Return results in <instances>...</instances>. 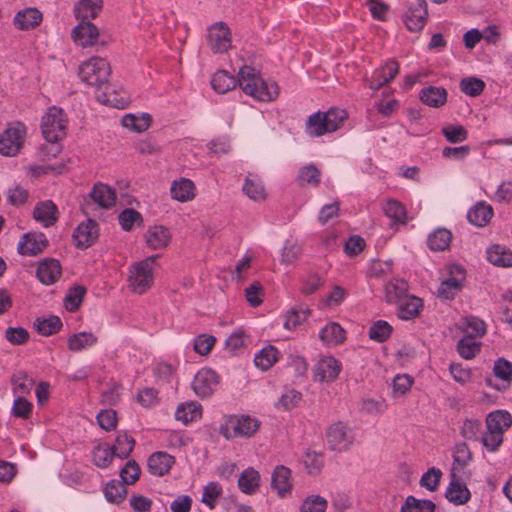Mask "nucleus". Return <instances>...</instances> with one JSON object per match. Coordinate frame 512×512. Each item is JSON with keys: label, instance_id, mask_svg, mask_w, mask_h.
Listing matches in <instances>:
<instances>
[{"label": "nucleus", "instance_id": "49530a36", "mask_svg": "<svg viewBox=\"0 0 512 512\" xmlns=\"http://www.w3.org/2000/svg\"><path fill=\"white\" fill-rule=\"evenodd\" d=\"M126 494L125 484L116 480L109 481L104 489L106 500L113 504H120L125 499Z\"/></svg>", "mask_w": 512, "mask_h": 512}, {"label": "nucleus", "instance_id": "412c9836", "mask_svg": "<svg viewBox=\"0 0 512 512\" xmlns=\"http://www.w3.org/2000/svg\"><path fill=\"white\" fill-rule=\"evenodd\" d=\"M175 464V457L164 451L154 452L148 458V470L152 475L164 476Z\"/></svg>", "mask_w": 512, "mask_h": 512}, {"label": "nucleus", "instance_id": "e2e57ef3", "mask_svg": "<svg viewBox=\"0 0 512 512\" xmlns=\"http://www.w3.org/2000/svg\"><path fill=\"white\" fill-rule=\"evenodd\" d=\"M503 439V435L486 429V432L481 434L478 441H480L489 452L495 453L502 445Z\"/></svg>", "mask_w": 512, "mask_h": 512}, {"label": "nucleus", "instance_id": "13d9d810", "mask_svg": "<svg viewBox=\"0 0 512 512\" xmlns=\"http://www.w3.org/2000/svg\"><path fill=\"white\" fill-rule=\"evenodd\" d=\"M441 132L450 143H460L468 138V131L461 125H446Z\"/></svg>", "mask_w": 512, "mask_h": 512}, {"label": "nucleus", "instance_id": "f257e3e1", "mask_svg": "<svg viewBox=\"0 0 512 512\" xmlns=\"http://www.w3.org/2000/svg\"><path fill=\"white\" fill-rule=\"evenodd\" d=\"M238 83L247 95L259 101H272L279 94L278 85L275 82L264 81L259 72L251 66L241 67L238 73Z\"/></svg>", "mask_w": 512, "mask_h": 512}, {"label": "nucleus", "instance_id": "7c9ffc66", "mask_svg": "<svg viewBox=\"0 0 512 512\" xmlns=\"http://www.w3.org/2000/svg\"><path fill=\"white\" fill-rule=\"evenodd\" d=\"M89 195L100 207L109 208L115 204V191L108 185L95 184Z\"/></svg>", "mask_w": 512, "mask_h": 512}, {"label": "nucleus", "instance_id": "4c0bfd02", "mask_svg": "<svg viewBox=\"0 0 512 512\" xmlns=\"http://www.w3.org/2000/svg\"><path fill=\"white\" fill-rule=\"evenodd\" d=\"M487 260L495 266H512V252L504 246L492 245L487 249Z\"/></svg>", "mask_w": 512, "mask_h": 512}, {"label": "nucleus", "instance_id": "20e7f679", "mask_svg": "<svg viewBox=\"0 0 512 512\" xmlns=\"http://www.w3.org/2000/svg\"><path fill=\"white\" fill-rule=\"evenodd\" d=\"M111 69L109 63L99 57H92L79 67V77L82 82L89 86L101 88L106 85Z\"/></svg>", "mask_w": 512, "mask_h": 512}, {"label": "nucleus", "instance_id": "473e14b6", "mask_svg": "<svg viewBox=\"0 0 512 512\" xmlns=\"http://www.w3.org/2000/svg\"><path fill=\"white\" fill-rule=\"evenodd\" d=\"M260 486V474L253 468L245 469L239 479L238 487L241 492L252 495L255 494Z\"/></svg>", "mask_w": 512, "mask_h": 512}, {"label": "nucleus", "instance_id": "8fccbe9b", "mask_svg": "<svg viewBox=\"0 0 512 512\" xmlns=\"http://www.w3.org/2000/svg\"><path fill=\"white\" fill-rule=\"evenodd\" d=\"M463 331L466 337H482L486 333V325L478 317L467 316L463 319Z\"/></svg>", "mask_w": 512, "mask_h": 512}, {"label": "nucleus", "instance_id": "4d7b16f0", "mask_svg": "<svg viewBox=\"0 0 512 512\" xmlns=\"http://www.w3.org/2000/svg\"><path fill=\"white\" fill-rule=\"evenodd\" d=\"M484 88L485 83L476 77H467L460 81L461 91L470 97L479 96L483 92Z\"/></svg>", "mask_w": 512, "mask_h": 512}, {"label": "nucleus", "instance_id": "0eeeda50", "mask_svg": "<svg viewBox=\"0 0 512 512\" xmlns=\"http://www.w3.org/2000/svg\"><path fill=\"white\" fill-rule=\"evenodd\" d=\"M327 443L333 451H345L354 441L351 429L344 422L330 425L326 431Z\"/></svg>", "mask_w": 512, "mask_h": 512}, {"label": "nucleus", "instance_id": "ddd939ff", "mask_svg": "<svg viewBox=\"0 0 512 512\" xmlns=\"http://www.w3.org/2000/svg\"><path fill=\"white\" fill-rule=\"evenodd\" d=\"M427 16L426 1L416 0V3L411 5L405 12L403 20L408 30L419 32L424 28Z\"/></svg>", "mask_w": 512, "mask_h": 512}, {"label": "nucleus", "instance_id": "c756f323", "mask_svg": "<svg viewBox=\"0 0 512 512\" xmlns=\"http://www.w3.org/2000/svg\"><path fill=\"white\" fill-rule=\"evenodd\" d=\"M202 416V406L197 402H186L180 404L175 412V418L183 424L188 425L197 421Z\"/></svg>", "mask_w": 512, "mask_h": 512}, {"label": "nucleus", "instance_id": "c9c22d12", "mask_svg": "<svg viewBox=\"0 0 512 512\" xmlns=\"http://www.w3.org/2000/svg\"><path fill=\"white\" fill-rule=\"evenodd\" d=\"M306 133L310 137H320L324 134L331 133L324 112L318 111L308 117L306 122Z\"/></svg>", "mask_w": 512, "mask_h": 512}, {"label": "nucleus", "instance_id": "cd10ccee", "mask_svg": "<svg viewBox=\"0 0 512 512\" xmlns=\"http://www.w3.org/2000/svg\"><path fill=\"white\" fill-rule=\"evenodd\" d=\"M33 217L43 226L49 227L57 221V207L50 200L40 202L34 208Z\"/></svg>", "mask_w": 512, "mask_h": 512}, {"label": "nucleus", "instance_id": "a19ab883", "mask_svg": "<svg viewBox=\"0 0 512 512\" xmlns=\"http://www.w3.org/2000/svg\"><path fill=\"white\" fill-rule=\"evenodd\" d=\"M211 86L215 92L224 94L236 86V79L228 72L220 70L216 72L211 80Z\"/></svg>", "mask_w": 512, "mask_h": 512}, {"label": "nucleus", "instance_id": "b1692460", "mask_svg": "<svg viewBox=\"0 0 512 512\" xmlns=\"http://www.w3.org/2000/svg\"><path fill=\"white\" fill-rule=\"evenodd\" d=\"M408 283L404 279L394 278L385 284V300L389 304H398L408 294Z\"/></svg>", "mask_w": 512, "mask_h": 512}, {"label": "nucleus", "instance_id": "9d476101", "mask_svg": "<svg viewBox=\"0 0 512 512\" xmlns=\"http://www.w3.org/2000/svg\"><path fill=\"white\" fill-rule=\"evenodd\" d=\"M219 384V376L210 368L199 370L194 376L192 389L200 398L210 397Z\"/></svg>", "mask_w": 512, "mask_h": 512}, {"label": "nucleus", "instance_id": "c03bdc74", "mask_svg": "<svg viewBox=\"0 0 512 512\" xmlns=\"http://www.w3.org/2000/svg\"><path fill=\"white\" fill-rule=\"evenodd\" d=\"M135 446V440L127 433H120L116 437L115 444L111 448L113 454L120 459H126L131 454Z\"/></svg>", "mask_w": 512, "mask_h": 512}, {"label": "nucleus", "instance_id": "37998d69", "mask_svg": "<svg viewBox=\"0 0 512 512\" xmlns=\"http://www.w3.org/2000/svg\"><path fill=\"white\" fill-rule=\"evenodd\" d=\"M279 358V351L274 346H268L259 351L254 357V363L262 370H268Z\"/></svg>", "mask_w": 512, "mask_h": 512}, {"label": "nucleus", "instance_id": "864d4df0", "mask_svg": "<svg viewBox=\"0 0 512 512\" xmlns=\"http://www.w3.org/2000/svg\"><path fill=\"white\" fill-rule=\"evenodd\" d=\"M482 424L474 418H467L463 421L460 434L467 440L478 441L481 436Z\"/></svg>", "mask_w": 512, "mask_h": 512}, {"label": "nucleus", "instance_id": "e433bc0d", "mask_svg": "<svg viewBox=\"0 0 512 512\" xmlns=\"http://www.w3.org/2000/svg\"><path fill=\"white\" fill-rule=\"evenodd\" d=\"M194 183L186 178L174 181L171 185L170 192L173 199L180 202H186L194 198Z\"/></svg>", "mask_w": 512, "mask_h": 512}, {"label": "nucleus", "instance_id": "7ed1b4c3", "mask_svg": "<svg viewBox=\"0 0 512 512\" xmlns=\"http://www.w3.org/2000/svg\"><path fill=\"white\" fill-rule=\"evenodd\" d=\"M67 123L63 109L55 106L49 108L41 121V131L46 142H60L66 136Z\"/></svg>", "mask_w": 512, "mask_h": 512}, {"label": "nucleus", "instance_id": "9b49d317", "mask_svg": "<svg viewBox=\"0 0 512 512\" xmlns=\"http://www.w3.org/2000/svg\"><path fill=\"white\" fill-rule=\"evenodd\" d=\"M208 43L214 53H224L231 47L230 30L228 26L219 22L208 30Z\"/></svg>", "mask_w": 512, "mask_h": 512}, {"label": "nucleus", "instance_id": "5701e85b", "mask_svg": "<svg viewBox=\"0 0 512 512\" xmlns=\"http://www.w3.org/2000/svg\"><path fill=\"white\" fill-rule=\"evenodd\" d=\"M271 486L280 497H285L292 488L291 470L282 465L277 466L272 473Z\"/></svg>", "mask_w": 512, "mask_h": 512}, {"label": "nucleus", "instance_id": "de8ad7c7", "mask_svg": "<svg viewBox=\"0 0 512 512\" xmlns=\"http://www.w3.org/2000/svg\"><path fill=\"white\" fill-rule=\"evenodd\" d=\"M310 315V310L303 306L291 308L285 316L284 327L288 330L295 329L305 322Z\"/></svg>", "mask_w": 512, "mask_h": 512}, {"label": "nucleus", "instance_id": "052dcab7", "mask_svg": "<svg viewBox=\"0 0 512 512\" xmlns=\"http://www.w3.org/2000/svg\"><path fill=\"white\" fill-rule=\"evenodd\" d=\"M12 385L14 394L22 396L30 393L34 386V380L21 372L12 377Z\"/></svg>", "mask_w": 512, "mask_h": 512}, {"label": "nucleus", "instance_id": "58836bf2", "mask_svg": "<svg viewBox=\"0 0 512 512\" xmlns=\"http://www.w3.org/2000/svg\"><path fill=\"white\" fill-rule=\"evenodd\" d=\"M296 181L301 187H317L321 181V171L313 164L305 165L299 169Z\"/></svg>", "mask_w": 512, "mask_h": 512}, {"label": "nucleus", "instance_id": "6e6d98bb", "mask_svg": "<svg viewBox=\"0 0 512 512\" xmlns=\"http://www.w3.org/2000/svg\"><path fill=\"white\" fill-rule=\"evenodd\" d=\"M62 327V321L58 316H50L46 319H37L36 328L39 334L49 336L57 333Z\"/></svg>", "mask_w": 512, "mask_h": 512}, {"label": "nucleus", "instance_id": "69168bd1", "mask_svg": "<svg viewBox=\"0 0 512 512\" xmlns=\"http://www.w3.org/2000/svg\"><path fill=\"white\" fill-rule=\"evenodd\" d=\"M324 114L326 124H328L331 133L339 129L347 118V112L339 108H330L328 111L324 112Z\"/></svg>", "mask_w": 512, "mask_h": 512}, {"label": "nucleus", "instance_id": "72a5a7b5", "mask_svg": "<svg viewBox=\"0 0 512 512\" xmlns=\"http://www.w3.org/2000/svg\"><path fill=\"white\" fill-rule=\"evenodd\" d=\"M492 216H493L492 207L483 202L475 205L467 213L468 221L477 227L485 226L490 221Z\"/></svg>", "mask_w": 512, "mask_h": 512}, {"label": "nucleus", "instance_id": "393cba45", "mask_svg": "<svg viewBox=\"0 0 512 512\" xmlns=\"http://www.w3.org/2000/svg\"><path fill=\"white\" fill-rule=\"evenodd\" d=\"M102 10V0H80L74 6L75 17L80 21L95 19Z\"/></svg>", "mask_w": 512, "mask_h": 512}, {"label": "nucleus", "instance_id": "2f4dec72", "mask_svg": "<svg viewBox=\"0 0 512 512\" xmlns=\"http://www.w3.org/2000/svg\"><path fill=\"white\" fill-rule=\"evenodd\" d=\"M97 342L98 338L96 335L92 332L83 331L70 335L67 340V345L70 351L79 352L96 345Z\"/></svg>", "mask_w": 512, "mask_h": 512}, {"label": "nucleus", "instance_id": "ea45409f", "mask_svg": "<svg viewBox=\"0 0 512 512\" xmlns=\"http://www.w3.org/2000/svg\"><path fill=\"white\" fill-rule=\"evenodd\" d=\"M151 122L152 117L148 113H143L141 116L126 114L121 120V123L125 128L138 133L146 131L150 127Z\"/></svg>", "mask_w": 512, "mask_h": 512}, {"label": "nucleus", "instance_id": "0e129e2a", "mask_svg": "<svg viewBox=\"0 0 512 512\" xmlns=\"http://www.w3.org/2000/svg\"><path fill=\"white\" fill-rule=\"evenodd\" d=\"M441 476L442 472L440 469L435 467L429 468L422 475L420 479V485L429 491H436L439 486Z\"/></svg>", "mask_w": 512, "mask_h": 512}, {"label": "nucleus", "instance_id": "6e6552de", "mask_svg": "<svg viewBox=\"0 0 512 512\" xmlns=\"http://www.w3.org/2000/svg\"><path fill=\"white\" fill-rule=\"evenodd\" d=\"M465 270L458 264L449 267V277L443 280L438 288V297L450 300L453 299L462 289L465 280Z\"/></svg>", "mask_w": 512, "mask_h": 512}, {"label": "nucleus", "instance_id": "4468645a", "mask_svg": "<svg viewBox=\"0 0 512 512\" xmlns=\"http://www.w3.org/2000/svg\"><path fill=\"white\" fill-rule=\"evenodd\" d=\"M48 246L46 236L41 232H28L18 243V252L25 256H35L42 253Z\"/></svg>", "mask_w": 512, "mask_h": 512}, {"label": "nucleus", "instance_id": "f8f14e48", "mask_svg": "<svg viewBox=\"0 0 512 512\" xmlns=\"http://www.w3.org/2000/svg\"><path fill=\"white\" fill-rule=\"evenodd\" d=\"M342 369L341 363L334 357L321 358L313 368L314 380L319 382H333Z\"/></svg>", "mask_w": 512, "mask_h": 512}, {"label": "nucleus", "instance_id": "6ab92c4d", "mask_svg": "<svg viewBox=\"0 0 512 512\" xmlns=\"http://www.w3.org/2000/svg\"><path fill=\"white\" fill-rule=\"evenodd\" d=\"M445 497L455 505H463L467 503L471 497V493L466 484L458 478L454 472L451 473V481L446 489Z\"/></svg>", "mask_w": 512, "mask_h": 512}, {"label": "nucleus", "instance_id": "2eb2a0df", "mask_svg": "<svg viewBox=\"0 0 512 512\" xmlns=\"http://www.w3.org/2000/svg\"><path fill=\"white\" fill-rule=\"evenodd\" d=\"M98 223L93 219H87L78 225L73 233L77 248L85 249L90 247L98 238Z\"/></svg>", "mask_w": 512, "mask_h": 512}, {"label": "nucleus", "instance_id": "f3484780", "mask_svg": "<svg viewBox=\"0 0 512 512\" xmlns=\"http://www.w3.org/2000/svg\"><path fill=\"white\" fill-rule=\"evenodd\" d=\"M398 71L399 64L396 61H387L383 66L373 72L372 77L369 80V88L372 90H379L394 79L398 74Z\"/></svg>", "mask_w": 512, "mask_h": 512}, {"label": "nucleus", "instance_id": "774afa93", "mask_svg": "<svg viewBox=\"0 0 512 512\" xmlns=\"http://www.w3.org/2000/svg\"><path fill=\"white\" fill-rule=\"evenodd\" d=\"M472 458V454L469 450V447L466 443H458L455 446L454 454H453V465L454 469L456 465L459 468H464Z\"/></svg>", "mask_w": 512, "mask_h": 512}, {"label": "nucleus", "instance_id": "dca6fc26", "mask_svg": "<svg viewBox=\"0 0 512 512\" xmlns=\"http://www.w3.org/2000/svg\"><path fill=\"white\" fill-rule=\"evenodd\" d=\"M62 275L60 262L54 258H45L38 263L37 279L44 285H53Z\"/></svg>", "mask_w": 512, "mask_h": 512}, {"label": "nucleus", "instance_id": "3c124183", "mask_svg": "<svg viewBox=\"0 0 512 512\" xmlns=\"http://www.w3.org/2000/svg\"><path fill=\"white\" fill-rule=\"evenodd\" d=\"M85 293L86 288L84 286L77 285L70 288L64 299L66 309L71 312L78 310L83 301Z\"/></svg>", "mask_w": 512, "mask_h": 512}, {"label": "nucleus", "instance_id": "f03ea898", "mask_svg": "<svg viewBox=\"0 0 512 512\" xmlns=\"http://www.w3.org/2000/svg\"><path fill=\"white\" fill-rule=\"evenodd\" d=\"M260 422L248 415H229L219 426V433L226 439L252 437L259 429Z\"/></svg>", "mask_w": 512, "mask_h": 512}, {"label": "nucleus", "instance_id": "f704fd0d", "mask_svg": "<svg viewBox=\"0 0 512 512\" xmlns=\"http://www.w3.org/2000/svg\"><path fill=\"white\" fill-rule=\"evenodd\" d=\"M320 340L326 345H338L345 339L344 329L336 322H330L319 332Z\"/></svg>", "mask_w": 512, "mask_h": 512}, {"label": "nucleus", "instance_id": "39448f33", "mask_svg": "<svg viewBox=\"0 0 512 512\" xmlns=\"http://www.w3.org/2000/svg\"><path fill=\"white\" fill-rule=\"evenodd\" d=\"M26 133L23 123H10L0 135V154L8 157L17 155L24 144Z\"/></svg>", "mask_w": 512, "mask_h": 512}, {"label": "nucleus", "instance_id": "bb28decb", "mask_svg": "<svg viewBox=\"0 0 512 512\" xmlns=\"http://www.w3.org/2000/svg\"><path fill=\"white\" fill-rule=\"evenodd\" d=\"M397 315L402 320H411L417 317L423 307L421 298L408 295L398 304Z\"/></svg>", "mask_w": 512, "mask_h": 512}, {"label": "nucleus", "instance_id": "bf43d9fd", "mask_svg": "<svg viewBox=\"0 0 512 512\" xmlns=\"http://www.w3.org/2000/svg\"><path fill=\"white\" fill-rule=\"evenodd\" d=\"M244 193L252 200L259 201L265 198V189L258 179L246 178L243 185Z\"/></svg>", "mask_w": 512, "mask_h": 512}, {"label": "nucleus", "instance_id": "c85d7f7f", "mask_svg": "<svg viewBox=\"0 0 512 512\" xmlns=\"http://www.w3.org/2000/svg\"><path fill=\"white\" fill-rule=\"evenodd\" d=\"M147 245L152 249L165 248L171 239L169 230L164 226L150 227L145 235Z\"/></svg>", "mask_w": 512, "mask_h": 512}, {"label": "nucleus", "instance_id": "680f3d73", "mask_svg": "<svg viewBox=\"0 0 512 512\" xmlns=\"http://www.w3.org/2000/svg\"><path fill=\"white\" fill-rule=\"evenodd\" d=\"M328 506L327 500L320 495L308 496L301 505V512H325Z\"/></svg>", "mask_w": 512, "mask_h": 512}, {"label": "nucleus", "instance_id": "09e8293b", "mask_svg": "<svg viewBox=\"0 0 512 512\" xmlns=\"http://www.w3.org/2000/svg\"><path fill=\"white\" fill-rule=\"evenodd\" d=\"M435 504L431 500H419L408 496L401 506L400 512H434Z\"/></svg>", "mask_w": 512, "mask_h": 512}, {"label": "nucleus", "instance_id": "79ce46f5", "mask_svg": "<svg viewBox=\"0 0 512 512\" xmlns=\"http://www.w3.org/2000/svg\"><path fill=\"white\" fill-rule=\"evenodd\" d=\"M451 233L444 228H438L428 236V247L433 251H443L451 242Z\"/></svg>", "mask_w": 512, "mask_h": 512}, {"label": "nucleus", "instance_id": "338daca9", "mask_svg": "<svg viewBox=\"0 0 512 512\" xmlns=\"http://www.w3.org/2000/svg\"><path fill=\"white\" fill-rule=\"evenodd\" d=\"M140 467L134 460H129L120 471L122 482L127 485L134 484L140 476Z\"/></svg>", "mask_w": 512, "mask_h": 512}, {"label": "nucleus", "instance_id": "a878e982", "mask_svg": "<svg viewBox=\"0 0 512 512\" xmlns=\"http://www.w3.org/2000/svg\"><path fill=\"white\" fill-rule=\"evenodd\" d=\"M419 98L423 104L439 108L447 101V91L443 87L428 86L420 91Z\"/></svg>", "mask_w": 512, "mask_h": 512}, {"label": "nucleus", "instance_id": "423d86ee", "mask_svg": "<svg viewBox=\"0 0 512 512\" xmlns=\"http://www.w3.org/2000/svg\"><path fill=\"white\" fill-rule=\"evenodd\" d=\"M159 255H152L133 267L130 275V286L138 294L145 293L153 283L152 265Z\"/></svg>", "mask_w": 512, "mask_h": 512}, {"label": "nucleus", "instance_id": "a18cd8bd", "mask_svg": "<svg viewBox=\"0 0 512 512\" xmlns=\"http://www.w3.org/2000/svg\"><path fill=\"white\" fill-rule=\"evenodd\" d=\"M385 215L392 219L395 223L405 224L407 221V211L400 202L389 199L383 206Z\"/></svg>", "mask_w": 512, "mask_h": 512}, {"label": "nucleus", "instance_id": "a211bd4d", "mask_svg": "<svg viewBox=\"0 0 512 512\" xmlns=\"http://www.w3.org/2000/svg\"><path fill=\"white\" fill-rule=\"evenodd\" d=\"M75 43L82 47L93 46L99 37L97 27L90 21L79 22L72 31Z\"/></svg>", "mask_w": 512, "mask_h": 512}, {"label": "nucleus", "instance_id": "5fc2aeb1", "mask_svg": "<svg viewBox=\"0 0 512 512\" xmlns=\"http://www.w3.org/2000/svg\"><path fill=\"white\" fill-rule=\"evenodd\" d=\"M474 339L475 338L464 336L458 341L457 351L461 357L472 359L480 352V344Z\"/></svg>", "mask_w": 512, "mask_h": 512}, {"label": "nucleus", "instance_id": "4be33fe9", "mask_svg": "<svg viewBox=\"0 0 512 512\" xmlns=\"http://www.w3.org/2000/svg\"><path fill=\"white\" fill-rule=\"evenodd\" d=\"M486 429L504 435L512 425V416L506 410H495L486 417Z\"/></svg>", "mask_w": 512, "mask_h": 512}, {"label": "nucleus", "instance_id": "603ef678", "mask_svg": "<svg viewBox=\"0 0 512 512\" xmlns=\"http://www.w3.org/2000/svg\"><path fill=\"white\" fill-rule=\"evenodd\" d=\"M392 330V326L387 321L378 320L371 325L368 334L370 339L381 343L390 337Z\"/></svg>", "mask_w": 512, "mask_h": 512}, {"label": "nucleus", "instance_id": "1a4fd4ad", "mask_svg": "<svg viewBox=\"0 0 512 512\" xmlns=\"http://www.w3.org/2000/svg\"><path fill=\"white\" fill-rule=\"evenodd\" d=\"M493 373L496 379L488 376L485 378V384L497 391H505L512 381V362L505 358H499L495 361Z\"/></svg>", "mask_w": 512, "mask_h": 512}, {"label": "nucleus", "instance_id": "aec40b11", "mask_svg": "<svg viewBox=\"0 0 512 512\" xmlns=\"http://www.w3.org/2000/svg\"><path fill=\"white\" fill-rule=\"evenodd\" d=\"M42 13L34 7H28L16 13L13 24L22 31L35 29L42 22Z\"/></svg>", "mask_w": 512, "mask_h": 512}]
</instances>
